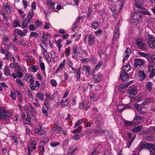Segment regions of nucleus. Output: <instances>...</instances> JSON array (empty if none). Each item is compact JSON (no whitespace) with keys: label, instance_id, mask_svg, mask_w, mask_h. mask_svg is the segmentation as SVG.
Returning a JSON list of instances; mask_svg holds the SVG:
<instances>
[{"label":"nucleus","instance_id":"f257e3e1","mask_svg":"<svg viewBox=\"0 0 155 155\" xmlns=\"http://www.w3.org/2000/svg\"><path fill=\"white\" fill-rule=\"evenodd\" d=\"M145 38L147 40V43L149 46L151 48L155 47V38L148 34H146Z\"/></svg>","mask_w":155,"mask_h":155},{"label":"nucleus","instance_id":"f03ea898","mask_svg":"<svg viewBox=\"0 0 155 155\" xmlns=\"http://www.w3.org/2000/svg\"><path fill=\"white\" fill-rule=\"evenodd\" d=\"M132 15L133 19L131 21L136 25L138 24L142 21V16L140 15L139 13L134 12L132 13Z\"/></svg>","mask_w":155,"mask_h":155},{"label":"nucleus","instance_id":"7ed1b4c3","mask_svg":"<svg viewBox=\"0 0 155 155\" xmlns=\"http://www.w3.org/2000/svg\"><path fill=\"white\" fill-rule=\"evenodd\" d=\"M153 146L151 143H147L141 142L140 143L139 146V151H140L142 149L147 148L150 152V155H151V153L152 152L151 150L153 149Z\"/></svg>","mask_w":155,"mask_h":155},{"label":"nucleus","instance_id":"20e7f679","mask_svg":"<svg viewBox=\"0 0 155 155\" xmlns=\"http://www.w3.org/2000/svg\"><path fill=\"white\" fill-rule=\"evenodd\" d=\"M12 113H8L4 109L0 110V119L3 121L6 120L7 119L12 115Z\"/></svg>","mask_w":155,"mask_h":155},{"label":"nucleus","instance_id":"39448f33","mask_svg":"<svg viewBox=\"0 0 155 155\" xmlns=\"http://www.w3.org/2000/svg\"><path fill=\"white\" fill-rule=\"evenodd\" d=\"M127 93L130 97L134 96L137 93V89L134 86H130L127 91Z\"/></svg>","mask_w":155,"mask_h":155},{"label":"nucleus","instance_id":"423d86ee","mask_svg":"<svg viewBox=\"0 0 155 155\" xmlns=\"http://www.w3.org/2000/svg\"><path fill=\"white\" fill-rule=\"evenodd\" d=\"M46 97L44 99V105L45 106H49V101L51 100V98L50 95L48 93L45 94Z\"/></svg>","mask_w":155,"mask_h":155},{"label":"nucleus","instance_id":"0eeeda50","mask_svg":"<svg viewBox=\"0 0 155 155\" xmlns=\"http://www.w3.org/2000/svg\"><path fill=\"white\" fill-rule=\"evenodd\" d=\"M146 59L148 61L149 64L155 63V55L149 54Z\"/></svg>","mask_w":155,"mask_h":155},{"label":"nucleus","instance_id":"6e6552de","mask_svg":"<svg viewBox=\"0 0 155 155\" xmlns=\"http://www.w3.org/2000/svg\"><path fill=\"white\" fill-rule=\"evenodd\" d=\"M144 63L143 60L139 58L135 59V60L134 65L137 68L139 66L143 65Z\"/></svg>","mask_w":155,"mask_h":155},{"label":"nucleus","instance_id":"1a4fd4ad","mask_svg":"<svg viewBox=\"0 0 155 155\" xmlns=\"http://www.w3.org/2000/svg\"><path fill=\"white\" fill-rule=\"evenodd\" d=\"M120 77L122 81H125L129 78V76L126 72H124L120 74Z\"/></svg>","mask_w":155,"mask_h":155},{"label":"nucleus","instance_id":"9d476101","mask_svg":"<svg viewBox=\"0 0 155 155\" xmlns=\"http://www.w3.org/2000/svg\"><path fill=\"white\" fill-rule=\"evenodd\" d=\"M103 132L105 135V137L107 139H112L113 137L111 134L110 132L107 130H103Z\"/></svg>","mask_w":155,"mask_h":155},{"label":"nucleus","instance_id":"9b49d317","mask_svg":"<svg viewBox=\"0 0 155 155\" xmlns=\"http://www.w3.org/2000/svg\"><path fill=\"white\" fill-rule=\"evenodd\" d=\"M95 38L92 35H90L88 37V44L89 45H93L94 42Z\"/></svg>","mask_w":155,"mask_h":155},{"label":"nucleus","instance_id":"f8f14e48","mask_svg":"<svg viewBox=\"0 0 155 155\" xmlns=\"http://www.w3.org/2000/svg\"><path fill=\"white\" fill-rule=\"evenodd\" d=\"M131 50L130 49L127 48L125 51V55L124 58L123 59V61L124 62L127 59V58L129 57V55L131 53Z\"/></svg>","mask_w":155,"mask_h":155},{"label":"nucleus","instance_id":"ddd939ff","mask_svg":"<svg viewBox=\"0 0 155 155\" xmlns=\"http://www.w3.org/2000/svg\"><path fill=\"white\" fill-rule=\"evenodd\" d=\"M78 150V148L76 147L73 148V147L69 148L68 149V151L67 153L68 155H72L75 151Z\"/></svg>","mask_w":155,"mask_h":155},{"label":"nucleus","instance_id":"4468645a","mask_svg":"<svg viewBox=\"0 0 155 155\" xmlns=\"http://www.w3.org/2000/svg\"><path fill=\"white\" fill-rule=\"evenodd\" d=\"M143 128V126H138L135 127H134L132 130L134 132H140Z\"/></svg>","mask_w":155,"mask_h":155},{"label":"nucleus","instance_id":"2eb2a0df","mask_svg":"<svg viewBox=\"0 0 155 155\" xmlns=\"http://www.w3.org/2000/svg\"><path fill=\"white\" fill-rule=\"evenodd\" d=\"M135 5L136 7L141 8L142 4V0H135Z\"/></svg>","mask_w":155,"mask_h":155},{"label":"nucleus","instance_id":"dca6fc26","mask_svg":"<svg viewBox=\"0 0 155 155\" xmlns=\"http://www.w3.org/2000/svg\"><path fill=\"white\" fill-rule=\"evenodd\" d=\"M3 9L5 10L7 13H10L11 12L9 5L7 3H5L3 6Z\"/></svg>","mask_w":155,"mask_h":155},{"label":"nucleus","instance_id":"f3484780","mask_svg":"<svg viewBox=\"0 0 155 155\" xmlns=\"http://www.w3.org/2000/svg\"><path fill=\"white\" fill-rule=\"evenodd\" d=\"M100 25L99 23L96 21H94L91 25V27L92 28L95 29H96Z\"/></svg>","mask_w":155,"mask_h":155},{"label":"nucleus","instance_id":"a211bd4d","mask_svg":"<svg viewBox=\"0 0 155 155\" xmlns=\"http://www.w3.org/2000/svg\"><path fill=\"white\" fill-rule=\"evenodd\" d=\"M131 68V67L130 66V64L129 62H128L126 64V65H125L123 67V70L124 71H125V72L128 71Z\"/></svg>","mask_w":155,"mask_h":155},{"label":"nucleus","instance_id":"6ab92c4d","mask_svg":"<svg viewBox=\"0 0 155 155\" xmlns=\"http://www.w3.org/2000/svg\"><path fill=\"white\" fill-rule=\"evenodd\" d=\"M138 47L140 49L144 51L147 49V45L143 42L139 45H138Z\"/></svg>","mask_w":155,"mask_h":155},{"label":"nucleus","instance_id":"aec40b11","mask_svg":"<svg viewBox=\"0 0 155 155\" xmlns=\"http://www.w3.org/2000/svg\"><path fill=\"white\" fill-rule=\"evenodd\" d=\"M48 5L49 8L51 10H54V9L55 3L54 2H49L47 3Z\"/></svg>","mask_w":155,"mask_h":155},{"label":"nucleus","instance_id":"412c9836","mask_svg":"<svg viewBox=\"0 0 155 155\" xmlns=\"http://www.w3.org/2000/svg\"><path fill=\"white\" fill-rule=\"evenodd\" d=\"M120 35L119 31H114L113 40L115 41Z\"/></svg>","mask_w":155,"mask_h":155},{"label":"nucleus","instance_id":"4be33fe9","mask_svg":"<svg viewBox=\"0 0 155 155\" xmlns=\"http://www.w3.org/2000/svg\"><path fill=\"white\" fill-rule=\"evenodd\" d=\"M140 12L143 15H150L151 14L150 12L144 8H142L140 9Z\"/></svg>","mask_w":155,"mask_h":155},{"label":"nucleus","instance_id":"5701e85b","mask_svg":"<svg viewBox=\"0 0 155 155\" xmlns=\"http://www.w3.org/2000/svg\"><path fill=\"white\" fill-rule=\"evenodd\" d=\"M138 74L139 77H140L141 80L144 79L146 78V75L144 71H139L138 72Z\"/></svg>","mask_w":155,"mask_h":155},{"label":"nucleus","instance_id":"b1692460","mask_svg":"<svg viewBox=\"0 0 155 155\" xmlns=\"http://www.w3.org/2000/svg\"><path fill=\"white\" fill-rule=\"evenodd\" d=\"M18 26H21L19 21L18 20H14L13 22L12 27L15 28Z\"/></svg>","mask_w":155,"mask_h":155},{"label":"nucleus","instance_id":"393cba45","mask_svg":"<svg viewBox=\"0 0 155 155\" xmlns=\"http://www.w3.org/2000/svg\"><path fill=\"white\" fill-rule=\"evenodd\" d=\"M4 74L6 76L11 75L10 71L8 67L5 66V70L4 71Z\"/></svg>","mask_w":155,"mask_h":155},{"label":"nucleus","instance_id":"a878e982","mask_svg":"<svg viewBox=\"0 0 155 155\" xmlns=\"http://www.w3.org/2000/svg\"><path fill=\"white\" fill-rule=\"evenodd\" d=\"M126 85L125 84H120L118 86V88L120 91L124 92L125 91L126 88Z\"/></svg>","mask_w":155,"mask_h":155},{"label":"nucleus","instance_id":"bb28decb","mask_svg":"<svg viewBox=\"0 0 155 155\" xmlns=\"http://www.w3.org/2000/svg\"><path fill=\"white\" fill-rule=\"evenodd\" d=\"M98 97L96 94H93L90 96V99L93 101H95L98 99Z\"/></svg>","mask_w":155,"mask_h":155},{"label":"nucleus","instance_id":"cd10ccee","mask_svg":"<svg viewBox=\"0 0 155 155\" xmlns=\"http://www.w3.org/2000/svg\"><path fill=\"white\" fill-rule=\"evenodd\" d=\"M93 132L96 134L100 133L103 132V130L100 128H96L95 129L93 130Z\"/></svg>","mask_w":155,"mask_h":155},{"label":"nucleus","instance_id":"c85d7f7f","mask_svg":"<svg viewBox=\"0 0 155 155\" xmlns=\"http://www.w3.org/2000/svg\"><path fill=\"white\" fill-rule=\"evenodd\" d=\"M73 51L75 55L78 56V54H79V51L77 49V47L76 46H74L73 47Z\"/></svg>","mask_w":155,"mask_h":155},{"label":"nucleus","instance_id":"c756f323","mask_svg":"<svg viewBox=\"0 0 155 155\" xmlns=\"http://www.w3.org/2000/svg\"><path fill=\"white\" fill-rule=\"evenodd\" d=\"M153 83L150 81H149L146 86V88L148 90H151L152 88V85Z\"/></svg>","mask_w":155,"mask_h":155},{"label":"nucleus","instance_id":"7c9ffc66","mask_svg":"<svg viewBox=\"0 0 155 155\" xmlns=\"http://www.w3.org/2000/svg\"><path fill=\"white\" fill-rule=\"evenodd\" d=\"M36 96L41 100H43L44 98V95L41 92L37 93Z\"/></svg>","mask_w":155,"mask_h":155},{"label":"nucleus","instance_id":"2f4dec72","mask_svg":"<svg viewBox=\"0 0 155 155\" xmlns=\"http://www.w3.org/2000/svg\"><path fill=\"white\" fill-rule=\"evenodd\" d=\"M102 79V76L101 75H98L97 77L95 78L94 80V82L95 83H97L100 82Z\"/></svg>","mask_w":155,"mask_h":155},{"label":"nucleus","instance_id":"473e14b6","mask_svg":"<svg viewBox=\"0 0 155 155\" xmlns=\"http://www.w3.org/2000/svg\"><path fill=\"white\" fill-rule=\"evenodd\" d=\"M155 64H149V67L148 70L150 72L152 71L153 70V68L155 67Z\"/></svg>","mask_w":155,"mask_h":155},{"label":"nucleus","instance_id":"72a5a7b5","mask_svg":"<svg viewBox=\"0 0 155 155\" xmlns=\"http://www.w3.org/2000/svg\"><path fill=\"white\" fill-rule=\"evenodd\" d=\"M60 143L56 141H54L50 143V145L52 147H54L60 145Z\"/></svg>","mask_w":155,"mask_h":155},{"label":"nucleus","instance_id":"f704fd0d","mask_svg":"<svg viewBox=\"0 0 155 155\" xmlns=\"http://www.w3.org/2000/svg\"><path fill=\"white\" fill-rule=\"evenodd\" d=\"M151 100V99L149 98L146 99L142 103V105H144L150 103Z\"/></svg>","mask_w":155,"mask_h":155},{"label":"nucleus","instance_id":"c9c22d12","mask_svg":"<svg viewBox=\"0 0 155 155\" xmlns=\"http://www.w3.org/2000/svg\"><path fill=\"white\" fill-rule=\"evenodd\" d=\"M45 107H42V112L44 115L45 116H47L48 115V112L47 110H45Z\"/></svg>","mask_w":155,"mask_h":155},{"label":"nucleus","instance_id":"e433bc0d","mask_svg":"<svg viewBox=\"0 0 155 155\" xmlns=\"http://www.w3.org/2000/svg\"><path fill=\"white\" fill-rule=\"evenodd\" d=\"M27 24L26 20H24L22 23V28H25L28 27Z\"/></svg>","mask_w":155,"mask_h":155},{"label":"nucleus","instance_id":"4c0bfd02","mask_svg":"<svg viewBox=\"0 0 155 155\" xmlns=\"http://www.w3.org/2000/svg\"><path fill=\"white\" fill-rule=\"evenodd\" d=\"M124 122L125 123L124 125L125 126H131L133 123L132 122L127 121L125 120H124Z\"/></svg>","mask_w":155,"mask_h":155},{"label":"nucleus","instance_id":"58836bf2","mask_svg":"<svg viewBox=\"0 0 155 155\" xmlns=\"http://www.w3.org/2000/svg\"><path fill=\"white\" fill-rule=\"evenodd\" d=\"M138 54L140 56H141L143 57L146 58L147 59V57L148 55V54H146L143 52H138Z\"/></svg>","mask_w":155,"mask_h":155},{"label":"nucleus","instance_id":"ea45409f","mask_svg":"<svg viewBox=\"0 0 155 155\" xmlns=\"http://www.w3.org/2000/svg\"><path fill=\"white\" fill-rule=\"evenodd\" d=\"M38 36V34L37 33L35 32H31L30 35V38L32 37H36Z\"/></svg>","mask_w":155,"mask_h":155},{"label":"nucleus","instance_id":"a19ab883","mask_svg":"<svg viewBox=\"0 0 155 155\" xmlns=\"http://www.w3.org/2000/svg\"><path fill=\"white\" fill-rule=\"evenodd\" d=\"M34 100L35 101L33 103V104L35 105V106L37 107H40L41 106V105L39 104L38 100L37 99H35Z\"/></svg>","mask_w":155,"mask_h":155},{"label":"nucleus","instance_id":"79ce46f5","mask_svg":"<svg viewBox=\"0 0 155 155\" xmlns=\"http://www.w3.org/2000/svg\"><path fill=\"white\" fill-rule=\"evenodd\" d=\"M143 42L142 40L140 38H138L137 39L136 44L138 46Z\"/></svg>","mask_w":155,"mask_h":155},{"label":"nucleus","instance_id":"37998d69","mask_svg":"<svg viewBox=\"0 0 155 155\" xmlns=\"http://www.w3.org/2000/svg\"><path fill=\"white\" fill-rule=\"evenodd\" d=\"M87 102L85 101H84L82 103L80 104L79 107L80 108H83L84 106H85V104Z\"/></svg>","mask_w":155,"mask_h":155},{"label":"nucleus","instance_id":"c03bdc74","mask_svg":"<svg viewBox=\"0 0 155 155\" xmlns=\"http://www.w3.org/2000/svg\"><path fill=\"white\" fill-rule=\"evenodd\" d=\"M102 62L101 61H99L98 64L96 66L94 69L95 70H98L100 68Z\"/></svg>","mask_w":155,"mask_h":155},{"label":"nucleus","instance_id":"a18cd8bd","mask_svg":"<svg viewBox=\"0 0 155 155\" xmlns=\"http://www.w3.org/2000/svg\"><path fill=\"white\" fill-rule=\"evenodd\" d=\"M25 20H26L28 24H30L32 23V20L31 18L27 17L26 18Z\"/></svg>","mask_w":155,"mask_h":155},{"label":"nucleus","instance_id":"49530a36","mask_svg":"<svg viewBox=\"0 0 155 155\" xmlns=\"http://www.w3.org/2000/svg\"><path fill=\"white\" fill-rule=\"evenodd\" d=\"M134 106L136 109L137 110H139L141 109V107L138 104H134Z\"/></svg>","mask_w":155,"mask_h":155},{"label":"nucleus","instance_id":"de8ad7c7","mask_svg":"<svg viewBox=\"0 0 155 155\" xmlns=\"http://www.w3.org/2000/svg\"><path fill=\"white\" fill-rule=\"evenodd\" d=\"M29 76L31 78L29 79V82L31 84V85L34 84V79L33 77L32 76L30 75Z\"/></svg>","mask_w":155,"mask_h":155},{"label":"nucleus","instance_id":"09e8293b","mask_svg":"<svg viewBox=\"0 0 155 155\" xmlns=\"http://www.w3.org/2000/svg\"><path fill=\"white\" fill-rule=\"evenodd\" d=\"M93 131L92 129H87L86 130V133L87 135L89 136Z\"/></svg>","mask_w":155,"mask_h":155},{"label":"nucleus","instance_id":"8fccbe9b","mask_svg":"<svg viewBox=\"0 0 155 155\" xmlns=\"http://www.w3.org/2000/svg\"><path fill=\"white\" fill-rule=\"evenodd\" d=\"M65 61V59H64L63 60V61L62 62V63H61L60 64L58 68H59L61 69L63 67V66H64Z\"/></svg>","mask_w":155,"mask_h":155},{"label":"nucleus","instance_id":"3c124183","mask_svg":"<svg viewBox=\"0 0 155 155\" xmlns=\"http://www.w3.org/2000/svg\"><path fill=\"white\" fill-rule=\"evenodd\" d=\"M15 31H17L18 34L21 36H22L24 35V33H23L20 30L15 29Z\"/></svg>","mask_w":155,"mask_h":155},{"label":"nucleus","instance_id":"603ef678","mask_svg":"<svg viewBox=\"0 0 155 155\" xmlns=\"http://www.w3.org/2000/svg\"><path fill=\"white\" fill-rule=\"evenodd\" d=\"M31 68L32 69V71L33 72H37L38 69V68L37 66L35 65H33L31 67Z\"/></svg>","mask_w":155,"mask_h":155},{"label":"nucleus","instance_id":"864d4df0","mask_svg":"<svg viewBox=\"0 0 155 155\" xmlns=\"http://www.w3.org/2000/svg\"><path fill=\"white\" fill-rule=\"evenodd\" d=\"M97 151V149L96 147H94L92 150L91 153L89 155H94Z\"/></svg>","mask_w":155,"mask_h":155},{"label":"nucleus","instance_id":"5fc2aeb1","mask_svg":"<svg viewBox=\"0 0 155 155\" xmlns=\"http://www.w3.org/2000/svg\"><path fill=\"white\" fill-rule=\"evenodd\" d=\"M40 67L41 70L42 71H44L45 70V66L44 63L43 62H40Z\"/></svg>","mask_w":155,"mask_h":155},{"label":"nucleus","instance_id":"6e6d98bb","mask_svg":"<svg viewBox=\"0 0 155 155\" xmlns=\"http://www.w3.org/2000/svg\"><path fill=\"white\" fill-rule=\"evenodd\" d=\"M16 81L19 84L21 85V86L22 87L24 86V84L20 80L19 78H17L16 79Z\"/></svg>","mask_w":155,"mask_h":155},{"label":"nucleus","instance_id":"4d7b16f0","mask_svg":"<svg viewBox=\"0 0 155 155\" xmlns=\"http://www.w3.org/2000/svg\"><path fill=\"white\" fill-rule=\"evenodd\" d=\"M45 131L44 129H39V134L40 135H43L45 134Z\"/></svg>","mask_w":155,"mask_h":155},{"label":"nucleus","instance_id":"13d9d810","mask_svg":"<svg viewBox=\"0 0 155 155\" xmlns=\"http://www.w3.org/2000/svg\"><path fill=\"white\" fill-rule=\"evenodd\" d=\"M102 31L101 30H99L95 32V34L97 36H99L102 33Z\"/></svg>","mask_w":155,"mask_h":155},{"label":"nucleus","instance_id":"bf43d9fd","mask_svg":"<svg viewBox=\"0 0 155 155\" xmlns=\"http://www.w3.org/2000/svg\"><path fill=\"white\" fill-rule=\"evenodd\" d=\"M50 53L51 54V57L52 58H54L56 57V54L54 51H51Z\"/></svg>","mask_w":155,"mask_h":155},{"label":"nucleus","instance_id":"052dcab7","mask_svg":"<svg viewBox=\"0 0 155 155\" xmlns=\"http://www.w3.org/2000/svg\"><path fill=\"white\" fill-rule=\"evenodd\" d=\"M34 11H32L31 13V12H30L28 15V16L27 17H30V18H32L34 16Z\"/></svg>","mask_w":155,"mask_h":155},{"label":"nucleus","instance_id":"680f3d73","mask_svg":"<svg viewBox=\"0 0 155 155\" xmlns=\"http://www.w3.org/2000/svg\"><path fill=\"white\" fill-rule=\"evenodd\" d=\"M44 148L43 147H42L41 145L39 146V152L41 153H42L43 154L44 152Z\"/></svg>","mask_w":155,"mask_h":155},{"label":"nucleus","instance_id":"e2e57ef3","mask_svg":"<svg viewBox=\"0 0 155 155\" xmlns=\"http://www.w3.org/2000/svg\"><path fill=\"white\" fill-rule=\"evenodd\" d=\"M72 138L75 140H77L80 139V137H79L78 134H75L74 136Z\"/></svg>","mask_w":155,"mask_h":155},{"label":"nucleus","instance_id":"0e129e2a","mask_svg":"<svg viewBox=\"0 0 155 155\" xmlns=\"http://www.w3.org/2000/svg\"><path fill=\"white\" fill-rule=\"evenodd\" d=\"M29 27L31 31H34L35 30V27L33 24H31L30 25Z\"/></svg>","mask_w":155,"mask_h":155},{"label":"nucleus","instance_id":"69168bd1","mask_svg":"<svg viewBox=\"0 0 155 155\" xmlns=\"http://www.w3.org/2000/svg\"><path fill=\"white\" fill-rule=\"evenodd\" d=\"M51 85L54 87H55L57 85L56 81L54 80H52L51 81Z\"/></svg>","mask_w":155,"mask_h":155},{"label":"nucleus","instance_id":"338daca9","mask_svg":"<svg viewBox=\"0 0 155 155\" xmlns=\"http://www.w3.org/2000/svg\"><path fill=\"white\" fill-rule=\"evenodd\" d=\"M90 60L93 62V63L94 64H95V62H96V59L94 57V56H91L90 58Z\"/></svg>","mask_w":155,"mask_h":155},{"label":"nucleus","instance_id":"774afa93","mask_svg":"<svg viewBox=\"0 0 155 155\" xmlns=\"http://www.w3.org/2000/svg\"><path fill=\"white\" fill-rule=\"evenodd\" d=\"M152 144L154 146L153 149L151 150L152 151L151 153V155H155V145Z\"/></svg>","mask_w":155,"mask_h":155}]
</instances>
